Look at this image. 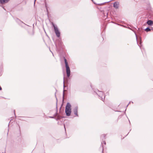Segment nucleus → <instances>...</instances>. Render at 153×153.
I'll return each instance as SVG.
<instances>
[{
    "instance_id": "f257e3e1",
    "label": "nucleus",
    "mask_w": 153,
    "mask_h": 153,
    "mask_svg": "<svg viewBox=\"0 0 153 153\" xmlns=\"http://www.w3.org/2000/svg\"><path fill=\"white\" fill-rule=\"evenodd\" d=\"M71 105L70 104L69 102L67 103L65 109V112L67 116H69L71 115Z\"/></svg>"
},
{
    "instance_id": "f03ea898",
    "label": "nucleus",
    "mask_w": 153,
    "mask_h": 153,
    "mask_svg": "<svg viewBox=\"0 0 153 153\" xmlns=\"http://www.w3.org/2000/svg\"><path fill=\"white\" fill-rule=\"evenodd\" d=\"M65 67L66 68V71L67 73V76L69 77L70 75V70L68 64V62L65 58L64 59Z\"/></svg>"
},
{
    "instance_id": "7ed1b4c3",
    "label": "nucleus",
    "mask_w": 153,
    "mask_h": 153,
    "mask_svg": "<svg viewBox=\"0 0 153 153\" xmlns=\"http://www.w3.org/2000/svg\"><path fill=\"white\" fill-rule=\"evenodd\" d=\"M53 25L54 28L55 32L56 34V36L57 37H60V32L59 31L57 27V26H55L53 24Z\"/></svg>"
},
{
    "instance_id": "20e7f679",
    "label": "nucleus",
    "mask_w": 153,
    "mask_h": 153,
    "mask_svg": "<svg viewBox=\"0 0 153 153\" xmlns=\"http://www.w3.org/2000/svg\"><path fill=\"white\" fill-rule=\"evenodd\" d=\"M98 95L100 98L103 101L105 99V95L102 91H99L98 93H96Z\"/></svg>"
},
{
    "instance_id": "39448f33",
    "label": "nucleus",
    "mask_w": 153,
    "mask_h": 153,
    "mask_svg": "<svg viewBox=\"0 0 153 153\" xmlns=\"http://www.w3.org/2000/svg\"><path fill=\"white\" fill-rule=\"evenodd\" d=\"M78 107L76 106L74 109V114L77 117L78 116Z\"/></svg>"
},
{
    "instance_id": "423d86ee",
    "label": "nucleus",
    "mask_w": 153,
    "mask_h": 153,
    "mask_svg": "<svg viewBox=\"0 0 153 153\" xmlns=\"http://www.w3.org/2000/svg\"><path fill=\"white\" fill-rule=\"evenodd\" d=\"M10 0H0V3L1 4L7 3Z\"/></svg>"
},
{
    "instance_id": "0eeeda50",
    "label": "nucleus",
    "mask_w": 153,
    "mask_h": 153,
    "mask_svg": "<svg viewBox=\"0 0 153 153\" xmlns=\"http://www.w3.org/2000/svg\"><path fill=\"white\" fill-rule=\"evenodd\" d=\"M119 6V3L118 2H115L114 4V7L116 8H117Z\"/></svg>"
},
{
    "instance_id": "6e6552de",
    "label": "nucleus",
    "mask_w": 153,
    "mask_h": 153,
    "mask_svg": "<svg viewBox=\"0 0 153 153\" xmlns=\"http://www.w3.org/2000/svg\"><path fill=\"white\" fill-rule=\"evenodd\" d=\"M147 24L148 25L152 26L153 24V22L151 20H149L147 21Z\"/></svg>"
},
{
    "instance_id": "1a4fd4ad",
    "label": "nucleus",
    "mask_w": 153,
    "mask_h": 153,
    "mask_svg": "<svg viewBox=\"0 0 153 153\" xmlns=\"http://www.w3.org/2000/svg\"><path fill=\"white\" fill-rule=\"evenodd\" d=\"M106 137V135L105 134H103L101 136V139H102V140L103 139H105V137Z\"/></svg>"
},
{
    "instance_id": "9d476101",
    "label": "nucleus",
    "mask_w": 153,
    "mask_h": 153,
    "mask_svg": "<svg viewBox=\"0 0 153 153\" xmlns=\"http://www.w3.org/2000/svg\"><path fill=\"white\" fill-rule=\"evenodd\" d=\"M151 30V29L149 28V27H147L145 29V30L147 32L150 31Z\"/></svg>"
},
{
    "instance_id": "9b49d317",
    "label": "nucleus",
    "mask_w": 153,
    "mask_h": 153,
    "mask_svg": "<svg viewBox=\"0 0 153 153\" xmlns=\"http://www.w3.org/2000/svg\"><path fill=\"white\" fill-rule=\"evenodd\" d=\"M17 21L18 22H22L21 21H20L19 20V19H17Z\"/></svg>"
},
{
    "instance_id": "f8f14e48",
    "label": "nucleus",
    "mask_w": 153,
    "mask_h": 153,
    "mask_svg": "<svg viewBox=\"0 0 153 153\" xmlns=\"http://www.w3.org/2000/svg\"><path fill=\"white\" fill-rule=\"evenodd\" d=\"M64 92H63V99H64Z\"/></svg>"
},
{
    "instance_id": "ddd939ff",
    "label": "nucleus",
    "mask_w": 153,
    "mask_h": 153,
    "mask_svg": "<svg viewBox=\"0 0 153 153\" xmlns=\"http://www.w3.org/2000/svg\"><path fill=\"white\" fill-rule=\"evenodd\" d=\"M103 143L104 144H106V143H105V141H103Z\"/></svg>"
},
{
    "instance_id": "4468645a",
    "label": "nucleus",
    "mask_w": 153,
    "mask_h": 153,
    "mask_svg": "<svg viewBox=\"0 0 153 153\" xmlns=\"http://www.w3.org/2000/svg\"><path fill=\"white\" fill-rule=\"evenodd\" d=\"M103 146H102V153H103Z\"/></svg>"
},
{
    "instance_id": "2eb2a0df",
    "label": "nucleus",
    "mask_w": 153,
    "mask_h": 153,
    "mask_svg": "<svg viewBox=\"0 0 153 153\" xmlns=\"http://www.w3.org/2000/svg\"><path fill=\"white\" fill-rule=\"evenodd\" d=\"M64 78L65 77H64V80H63V83H64Z\"/></svg>"
},
{
    "instance_id": "dca6fc26",
    "label": "nucleus",
    "mask_w": 153,
    "mask_h": 153,
    "mask_svg": "<svg viewBox=\"0 0 153 153\" xmlns=\"http://www.w3.org/2000/svg\"><path fill=\"white\" fill-rule=\"evenodd\" d=\"M49 117L51 118H53V117Z\"/></svg>"
},
{
    "instance_id": "f3484780",
    "label": "nucleus",
    "mask_w": 153,
    "mask_h": 153,
    "mask_svg": "<svg viewBox=\"0 0 153 153\" xmlns=\"http://www.w3.org/2000/svg\"><path fill=\"white\" fill-rule=\"evenodd\" d=\"M64 128H65V130H66V129H65V124H64Z\"/></svg>"
},
{
    "instance_id": "a211bd4d",
    "label": "nucleus",
    "mask_w": 153,
    "mask_h": 153,
    "mask_svg": "<svg viewBox=\"0 0 153 153\" xmlns=\"http://www.w3.org/2000/svg\"><path fill=\"white\" fill-rule=\"evenodd\" d=\"M1 90V86H0V90Z\"/></svg>"
},
{
    "instance_id": "6ab92c4d",
    "label": "nucleus",
    "mask_w": 153,
    "mask_h": 153,
    "mask_svg": "<svg viewBox=\"0 0 153 153\" xmlns=\"http://www.w3.org/2000/svg\"><path fill=\"white\" fill-rule=\"evenodd\" d=\"M135 35H136V39H137V36L135 34Z\"/></svg>"
},
{
    "instance_id": "aec40b11",
    "label": "nucleus",
    "mask_w": 153,
    "mask_h": 153,
    "mask_svg": "<svg viewBox=\"0 0 153 153\" xmlns=\"http://www.w3.org/2000/svg\"><path fill=\"white\" fill-rule=\"evenodd\" d=\"M107 15H108V13H106V16H107Z\"/></svg>"
},
{
    "instance_id": "412c9836",
    "label": "nucleus",
    "mask_w": 153,
    "mask_h": 153,
    "mask_svg": "<svg viewBox=\"0 0 153 153\" xmlns=\"http://www.w3.org/2000/svg\"><path fill=\"white\" fill-rule=\"evenodd\" d=\"M56 109H57V105H56Z\"/></svg>"
},
{
    "instance_id": "4be33fe9",
    "label": "nucleus",
    "mask_w": 153,
    "mask_h": 153,
    "mask_svg": "<svg viewBox=\"0 0 153 153\" xmlns=\"http://www.w3.org/2000/svg\"><path fill=\"white\" fill-rule=\"evenodd\" d=\"M110 2V1L107 2Z\"/></svg>"
},
{
    "instance_id": "5701e85b",
    "label": "nucleus",
    "mask_w": 153,
    "mask_h": 153,
    "mask_svg": "<svg viewBox=\"0 0 153 153\" xmlns=\"http://www.w3.org/2000/svg\"><path fill=\"white\" fill-rule=\"evenodd\" d=\"M15 110H14V112H15ZM14 114H15V113H14Z\"/></svg>"
},
{
    "instance_id": "b1692460",
    "label": "nucleus",
    "mask_w": 153,
    "mask_h": 153,
    "mask_svg": "<svg viewBox=\"0 0 153 153\" xmlns=\"http://www.w3.org/2000/svg\"><path fill=\"white\" fill-rule=\"evenodd\" d=\"M152 30H153V28H152Z\"/></svg>"
}]
</instances>
